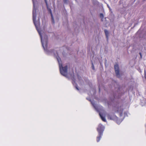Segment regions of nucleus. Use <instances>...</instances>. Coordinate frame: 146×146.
I'll return each mask as SVG.
<instances>
[{
	"label": "nucleus",
	"mask_w": 146,
	"mask_h": 146,
	"mask_svg": "<svg viewBox=\"0 0 146 146\" xmlns=\"http://www.w3.org/2000/svg\"><path fill=\"white\" fill-rule=\"evenodd\" d=\"M36 15H33V23L36 29L40 36L42 46L45 52L47 54L53 55L55 56H56V58L59 63L60 70L61 74L63 76L67 78V66H66L63 67L61 63L60 58L58 56H57V55H58V54L56 52L53 50L50 49V47L48 46V36L44 34H43L42 35L41 34V31L39 29L40 23L39 21H36Z\"/></svg>",
	"instance_id": "nucleus-1"
},
{
	"label": "nucleus",
	"mask_w": 146,
	"mask_h": 146,
	"mask_svg": "<svg viewBox=\"0 0 146 146\" xmlns=\"http://www.w3.org/2000/svg\"><path fill=\"white\" fill-rule=\"evenodd\" d=\"M87 99L91 102V104H92L93 106L94 107L96 110L97 112H99V115L102 120L104 122H106V119L105 116H104L103 114H102L101 113L99 112V111L98 107V106L96 105V104H95V102L93 100H91L90 98H87Z\"/></svg>",
	"instance_id": "nucleus-2"
},
{
	"label": "nucleus",
	"mask_w": 146,
	"mask_h": 146,
	"mask_svg": "<svg viewBox=\"0 0 146 146\" xmlns=\"http://www.w3.org/2000/svg\"><path fill=\"white\" fill-rule=\"evenodd\" d=\"M107 116L108 119L115 121L116 123L118 124H119L122 121V120L119 119L118 117L114 115H112L111 114H108Z\"/></svg>",
	"instance_id": "nucleus-3"
},
{
	"label": "nucleus",
	"mask_w": 146,
	"mask_h": 146,
	"mask_svg": "<svg viewBox=\"0 0 146 146\" xmlns=\"http://www.w3.org/2000/svg\"><path fill=\"white\" fill-rule=\"evenodd\" d=\"M113 111L115 113H119L120 116H121L122 115L123 110L120 106H118L116 105L114 107Z\"/></svg>",
	"instance_id": "nucleus-4"
},
{
	"label": "nucleus",
	"mask_w": 146,
	"mask_h": 146,
	"mask_svg": "<svg viewBox=\"0 0 146 146\" xmlns=\"http://www.w3.org/2000/svg\"><path fill=\"white\" fill-rule=\"evenodd\" d=\"M105 129V127L102 124L100 123L98 125L97 128V131L98 133H103V132Z\"/></svg>",
	"instance_id": "nucleus-5"
},
{
	"label": "nucleus",
	"mask_w": 146,
	"mask_h": 146,
	"mask_svg": "<svg viewBox=\"0 0 146 146\" xmlns=\"http://www.w3.org/2000/svg\"><path fill=\"white\" fill-rule=\"evenodd\" d=\"M114 68L117 76L119 78L120 77V75L119 74V65L117 64L115 65Z\"/></svg>",
	"instance_id": "nucleus-6"
},
{
	"label": "nucleus",
	"mask_w": 146,
	"mask_h": 146,
	"mask_svg": "<svg viewBox=\"0 0 146 146\" xmlns=\"http://www.w3.org/2000/svg\"><path fill=\"white\" fill-rule=\"evenodd\" d=\"M70 78H72L73 81L72 82V84L74 86H75L76 89L78 90H79V89L77 85L75 83V79L74 78V74L73 73L72 74H71L70 75Z\"/></svg>",
	"instance_id": "nucleus-7"
},
{
	"label": "nucleus",
	"mask_w": 146,
	"mask_h": 146,
	"mask_svg": "<svg viewBox=\"0 0 146 146\" xmlns=\"http://www.w3.org/2000/svg\"><path fill=\"white\" fill-rule=\"evenodd\" d=\"M44 1H45V2L46 4V7H47V8L48 10L50 12V14H51V17H52V23L54 24V19L53 17V15H52V11H51V9L50 8H48V3H47V0H44Z\"/></svg>",
	"instance_id": "nucleus-8"
},
{
	"label": "nucleus",
	"mask_w": 146,
	"mask_h": 146,
	"mask_svg": "<svg viewBox=\"0 0 146 146\" xmlns=\"http://www.w3.org/2000/svg\"><path fill=\"white\" fill-rule=\"evenodd\" d=\"M102 135L103 133H100H100H98V135L97 137L96 138V141L97 142H99L100 141Z\"/></svg>",
	"instance_id": "nucleus-9"
},
{
	"label": "nucleus",
	"mask_w": 146,
	"mask_h": 146,
	"mask_svg": "<svg viewBox=\"0 0 146 146\" xmlns=\"http://www.w3.org/2000/svg\"><path fill=\"white\" fill-rule=\"evenodd\" d=\"M105 33V35H106V38L107 39H108V35H109V32L108 30H105L104 31Z\"/></svg>",
	"instance_id": "nucleus-10"
},
{
	"label": "nucleus",
	"mask_w": 146,
	"mask_h": 146,
	"mask_svg": "<svg viewBox=\"0 0 146 146\" xmlns=\"http://www.w3.org/2000/svg\"><path fill=\"white\" fill-rule=\"evenodd\" d=\"M100 17L101 18L103 19L104 17V16L102 13H100Z\"/></svg>",
	"instance_id": "nucleus-11"
},
{
	"label": "nucleus",
	"mask_w": 146,
	"mask_h": 146,
	"mask_svg": "<svg viewBox=\"0 0 146 146\" xmlns=\"http://www.w3.org/2000/svg\"><path fill=\"white\" fill-rule=\"evenodd\" d=\"M77 77L78 78V80L80 81H81V77L79 76L78 75Z\"/></svg>",
	"instance_id": "nucleus-12"
},
{
	"label": "nucleus",
	"mask_w": 146,
	"mask_h": 146,
	"mask_svg": "<svg viewBox=\"0 0 146 146\" xmlns=\"http://www.w3.org/2000/svg\"><path fill=\"white\" fill-rule=\"evenodd\" d=\"M92 69L93 70H94V69H95V68H94V64L93 63H92Z\"/></svg>",
	"instance_id": "nucleus-13"
},
{
	"label": "nucleus",
	"mask_w": 146,
	"mask_h": 146,
	"mask_svg": "<svg viewBox=\"0 0 146 146\" xmlns=\"http://www.w3.org/2000/svg\"><path fill=\"white\" fill-rule=\"evenodd\" d=\"M67 1H68V0H63V1L65 3H67Z\"/></svg>",
	"instance_id": "nucleus-14"
},
{
	"label": "nucleus",
	"mask_w": 146,
	"mask_h": 146,
	"mask_svg": "<svg viewBox=\"0 0 146 146\" xmlns=\"http://www.w3.org/2000/svg\"><path fill=\"white\" fill-rule=\"evenodd\" d=\"M107 6H108V7L109 8L110 11H111V8H110V6L109 5H108Z\"/></svg>",
	"instance_id": "nucleus-15"
},
{
	"label": "nucleus",
	"mask_w": 146,
	"mask_h": 146,
	"mask_svg": "<svg viewBox=\"0 0 146 146\" xmlns=\"http://www.w3.org/2000/svg\"><path fill=\"white\" fill-rule=\"evenodd\" d=\"M145 78L146 79V73H145Z\"/></svg>",
	"instance_id": "nucleus-16"
},
{
	"label": "nucleus",
	"mask_w": 146,
	"mask_h": 146,
	"mask_svg": "<svg viewBox=\"0 0 146 146\" xmlns=\"http://www.w3.org/2000/svg\"><path fill=\"white\" fill-rule=\"evenodd\" d=\"M139 54H140L141 58H142V55H141V53L140 52L139 53Z\"/></svg>",
	"instance_id": "nucleus-17"
},
{
	"label": "nucleus",
	"mask_w": 146,
	"mask_h": 146,
	"mask_svg": "<svg viewBox=\"0 0 146 146\" xmlns=\"http://www.w3.org/2000/svg\"><path fill=\"white\" fill-rule=\"evenodd\" d=\"M95 93H96V90H94V94H95Z\"/></svg>",
	"instance_id": "nucleus-18"
},
{
	"label": "nucleus",
	"mask_w": 146,
	"mask_h": 146,
	"mask_svg": "<svg viewBox=\"0 0 146 146\" xmlns=\"http://www.w3.org/2000/svg\"><path fill=\"white\" fill-rule=\"evenodd\" d=\"M99 91H100V88H99Z\"/></svg>",
	"instance_id": "nucleus-19"
},
{
	"label": "nucleus",
	"mask_w": 146,
	"mask_h": 146,
	"mask_svg": "<svg viewBox=\"0 0 146 146\" xmlns=\"http://www.w3.org/2000/svg\"><path fill=\"white\" fill-rule=\"evenodd\" d=\"M54 3H53V4H54Z\"/></svg>",
	"instance_id": "nucleus-20"
},
{
	"label": "nucleus",
	"mask_w": 146,
	"mask_h": 146,
	"mask_svg": "<svg viewBox=\"0 0 146 146\" xmlns=\"http://www.w3.org/2000/svg\"><path fill=\"white\" fill-rule=\"evenodd\" d=\"M54 3H53V4H54Z\"/></svg>",
	"instance_id": "nucleus-21"
}]
</instances>
